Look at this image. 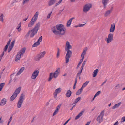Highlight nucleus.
I'll return each mask as SVG.
<instances>
[{"instance_id": "nucleus-1", "label": "nucleus", "mask_w": 125, "mask_h": 125, "mask_svg": "<svg viewBox=\"0 0 125 125\" xmlns=\"http://www.w3.org/2000/svg\"><path fill=\"white\" fill-rule=\"evenodd\" d=\"M55 34L63 35L65 34L66 29L62 24H58L56 26Z\"/></svg>"}, {"instance_id": "nucleus-2", "label": "nucleus", "mask_w": 125, "mask_h": 125, "mask_svg": "<svg viewBox=\"0 0 125 125\" xmlns=\"http://www.w3.org/2000/svg\"><path fill=\"white\" fill-rule=\"evenodd\" d=\"M72 47L70 44L69 42L67 41L66 42L65 50L67 51V52L65 56L66 63H67L69 62V58L71 57L72 52L69 50L71 49Z\"/></svg>"}, {"instance_id": "nucleus-3", "label": "nucleus", "mask_w": 125, "mask_h": 125, "mask_svg": "<svg viewBox=\"0 0 125 125\" xmlns=\"http://www.w3.org/2000/svg\"><path fill=\"white\" fill-rule=\"evenodd\" d=\"M38 13V11L36 13L28 24V26L29 27H31L34 25L37 19Z\"/></svg>"}, {"instance_id": "nucleus-4", "label": "nucleus", "mask_w": 125, "mask_h": 125, "mask_svg": "<svg viewBox=\"0 0 125 125\" xmlns=\"http://www.w3.org/2000/svg\"><path fill=\"white\" fill-rule=\"evenodd\" d=\"M40 26V22H38L37 23L34 27L32 30V32L30 35V37H33L34 35L36 34L38 30L39 29Z\"/></svg>"}, {"instance_id": "nucleus-5", "label": "nucleus", "mask_w": 125, "mask_h": 125, "mask_svg": "<svg viewBox=\"0 0 125 125\" xmlns=\"http://www.w3.org/2000/svg\"><path fill=\"white\" fill-rule=\"evenodd\" d=\"M26 50V48L25 47L22 48L20 51L17 54L15 58V61L17 62L18 60H19L21 56H23V54L25 52Z\"/></svg>"}, {"instance_id": "nucleus-6", "label": "nucleus", "mask_w": 125, "mask_h": 125, "mask_svg": "<svg viewBox=\"0 0 125 125\" xmlns=\"http://www.w3.org/2000/svg\"><path fill=\"white\" fill-rule=\"evenodd\" d=\"M24 99L25 95L22 94L20 95L17 102V107L18 108H20L21 107Z\"/></svg>"}, {"instance_id": "nucleus-7", "label": "nucleus", "mask_w": 125, "mask_h": 125, "mask_svg": "<svg viewBox=\"0 0 125 125\" xmlns=\"http://www.w3.org/2000/svg\"><path fill=\"white\" fill-rule=\"evenodd\" d=\"M21 89V87H20L15 90L12 95L10 98V100L11 101H13L16 97L17 95L19 93Z\"/></svg>"}, {"instance_id": "nucleus-8", "label": "nucleus", "mask_w": 125, "mask_h": 125, "mask_svg": "<svg viewBox=\"0 0 125 125\" xmlns=\"http://www.w3.org/2000/svg\"><path fill=\"white\" fill-rule=\"evenodd\" d=\"M92 7V5L91 3L86 4L83 7V11L85 13H87L90 10Z\"/></svg>"}, {"instance_id": "nucleus-9", "label": "nucleus", "mask_w": 125, "mask_h": 125, "mask_svg": "<svg viewBox=\"0 0 125 125\" xmlns=\"http://www.w3.org/2000/svg\"><path fill=\"white\" fill-rule=\"evenodd\" d=\"M104 111L103 110L101 112L99 115L96 118V120L100 123L102 122L103 120V117L104 115Z\"/></svg>"}, {"instance_id": "nucleus-10", "label": "nucleus", "mask_w": 125, "mask_h": 125, "mask_svg": "<svg viewBox=\"0 0 125 125\" xmlns=\"http://www.w3.org/2000/svg\"><path fill=\"white\" fill-rule=\"evenodd\" d=\"M46 53V52L45 51H44L40 53L39 54H38L35 57V60L36 61L39 60L41 58L44 56V55Z\"/></svg>"}, {"instance_id": "nucleus-11", "label": "nucleus", "mask_w": 125, "mask_h": 125, "mask_svg": "<svg viewBox=\"0 0 125 125\" xmlns=\"http://www.w3.org/2000/svg\"><path fill=\"white\" fill-rule=\"evenodd\" d=\"M113 39V35L112 33L109 34L108 36V37L106 38L105 40L107 44H108L111 42Z\"/></svg>"}, {"instance_id": "nucleus-12", "label": "nucleus", "mask_w": 125, "mask_h": 125, "mask_svg": "<svg viewBox=\"0 0 125 125\" xmlns=\"http://www.w3.org/2000/svg\"><path fill=\"white\" fill-rule=\"evenodd\" d=\"M39 71L38 70H35L33 73L31 77V78L33 79H35L38 75Z\"/></svg>"}, {"instance_id": "nucleus-13", "label": "nucleus", "mask_w": 125, "mask_h": 125, "mask_svg": "<svg viewBox=\"0 0 125 125\" xmlns=\"http://www.w3.org/2000/svg\"><path fill=\"white\" fill-rule=\"evenodd\" d=\"M115 29V25L114 23L112 24L110 26L109 31L111 33L114 32Z\"/></svg>"}, {"instance_id": "nucleus-14", "label": "nucleus", "mask_w": 125, "mask_h": 125, "mask_svg": "<svg viewBox=\"0 0 125 125\" xmlns=\"http://www.w3.org/2000/svg\"><path fill=\"white\" fill-rule=\"evenodd\" d=\"M109 1V0H102V2L104 8H106L107 5Z\"/></svg>"}, {"instance_id": "nucleus-15", "label": "nucleus", "mask_w": 125, "mask_h": 125, "mask_svg": "<svg viewBox=\"0 0 125 125\" xmlns=\"http://www.w3.org/2000/svg\"><path fill=\"white\" fill-rule=\"evenodd\" d=\"M87 50V47H86L83 49V52L81 54V56L82 58V59H84V55L86 54V52Z\"/></svg>"}, {"instance_id": "nucleus-16", "label": "nucleus", "mask_w": 125, "mask_h": 125, "mask_svg": "<svg viewBox=\"0 0 125 125\" xmlns=\"http://www.w3.org/2000/svg\"><path fill=\"white\" fill-rule=\"evenodd\" d=\"M7 102V100L5 98H4L1 100L0 102V106H4L6 103Z\"/></svg>"}, {"instance_id": "nucleus-17", "label": "nucleus", "mask_w": 125, "mask_h": 125, "mask_svg": "<svg viewBox=\"0 0 125 125\" xmlns=\"http://www.w3.org/2000/svg\"><path fill=\"white\" fill-rule=\"evenodd\" d=\"M74 19L75 18L74 17H73L67 21L66 24V26L67 27H70V26L72 20Z\"/></svg>"}, {"instance_id": "nucleus-18", "label": "nucleus", "mask_w": 125, "mask_h": 125, "mask_svg": "<svg viewBox=\"0 0 125 125\" xmlns=\"http://www.w3.org/2000/svg\"><path fill=\"white\" fill-rule=\"evenodd\" d=\"M60 73V69L58 68L55 71V78L57 77Z\"/></svg>"}, {"instance_id": "nucleus-19", "label": "nucleus", "mask_w": 125, "mask_h": 125, "mask_svg": "<svg viewBox=\"0 0 125 125\" xmlns=\"http://www.w3.org/2000/svg\"><path fill=\"white\" fill-rule=\"evenodd\" d=\"M99 72V70L98 69H96V70H94L92 74L93 77H95L97 75V74Z\"/></svg>"}, {"instance_id": "nucleus-20", "label": "nucleus", "mask_w": 125, "mask_h": 125, "mask_svg": "<svg viewBox=\"0 0 125 125\" xmlns=\"http://www.w3.org/2000/svg\"><path fill=\"white\" fill-rule=\"evenodd\" d=\"M53 77L55 78V72L53 73H50L49 77L48 80V81H50Z\"/></svg>"}, {"instance_id": "nucleus-21", "label": "nucleus", "mask_w": 125, "mask_h": 125, "mask_svg": "<svg viewBox=\"0 0 125 125\" xmlns=\"http://www.w3.org/2000/svg\"><path fill=\"white\" fill-rule=\"evenodd\" d=\"M25 68L24 67L21 68L18 72L16 74V76H18L24 70Z\"/></svg>"}, {"instance_id": "nucleus-22", "label": "nucleus", "mask_w": 125, "mask_h": 125, "mask_svg": "<svg viewBox=\"0 0 125 125\" xmlns=\"http://www.w3.org/2000/svg\"><path fill=\"white\" fill-rule=\"evenodd\" d=\"M84 111H81L80 113L78 114L77 116H76L75 118V120H77L81 116L83 113H84Z\"/></svg>"}, {"instance_id": "nucleus-23", "label": "nucleus", "mask_w": 125, "mask_h": 125, "mask_svg": "<svg viewBox=\"0 0 125 125\" xmlns=\"http://www.w3.org/2000/svg\"><path fill=\"white\" fill-rule=\"evenodd\" d=\"M71 93L72 92L70 90H68L66 94V97L68 98L69 97L71 96Z\"/></svg>"}, {"instance_id": "nucleus-24", "label": "nucleus", "mask_w": 125, "mask_h": 125, "mask_svg": "<svg viewBox=\"0 0 125 125\" xmlns=\"http://www.w3.org/2000/svg\"><path fill=\"white\" fill-rule=\"evenodd\" d=\"M62 89L61 88H59L57 89L56 90L55 93V96H56L61 91Z\"/></svg>"}, {"instance_id": "nucleus-25", "label": "nucleus", "mask_w": 125, "mask_h": 125, "mask_svg": "<svg viewBox=\"0 0 125 125\" xmlns=\"http://www.w3.org/2000/svg\"><path fill=\"white\" fill-rule=\"evenodd\" d=\"M111 13V11H110L109 10H107L105 12L104 15L106 17H107Z\"/></svg>"}, {"instance_id": "nucleus-26", "label": "nucleus", "mask_w": 125, "mask_h": 125, "mask_svg": "<svg viewBox=\"0 0 125 125\" xmlns=\"http://www.w3.org/2000/svg\"><path fill=\"white\" fill-rule=\"evenodd\" d=\"M121 104V102H120L118 103L112 107L113 109H115L118 107Z\"/></svg>"}, {"instance_id": "nucleus-27", "label": "nucleus", "mask_w": 125, "mask_h": 125, "mask_svg": "<svg viewBox=\"0 0 125 125\" xmlns=\"http://www.w3.org/2000/svg\"><path fill=\"white\" fill-rule=\"evenodd\" d=\"M83 89L81 88L78 90L76 93L77 95H79L82 92Z\"/></svg>"}, {"instance_id": "nucleus-28", "label": "nucleus", "mask_w": 125, "mask_h": 125, "mask_svg": "<svg viewBox=\"0 0 125 125\" xmlns=\"http://www.w3.org/2000/svg\"><path fill=\"white\" fill-rule=\"evenodd\" d=\"M89 83V81H86L82 85V86L81 87L83 89V88L88 85Z\"/></svg>"}, {"instance_id": "nucleus-29", "label": "nucleus", "mask_w": 125, "mask_h": 125, "mask_svg": "<svg viewBox=\"0 0 125 125\" xmlns=\"http://www.w3.org/2000/svg\"><path fill=\"white\" fill-rule=\"evenodd\" d=\"M83 69H82L81 68L80 70L79 71V72L77 73V75L76 77H79V79H80V76L81 75V74L82 72V70Z\"/></svg>"}, {"instance_id": "nucleus-30", "label": "nucleus", "mask_w": 125, "mask_h": 125, "mask_svg": "<svg viewBox=\"0 0 125 125\" xmlns=\"http://www.w3.org/2000/svg\"><path fill=\"white\" fill-rule=\"evenodd\" d=\"M61 106V104H59L56 107V109L55 110V114L58 112Z\"/></svg>"}, {"instance_id": "nucleus-31", "label": "nucleus", "mask_w": 125, "mask_h": 125, "mask_svg": "<svg viewBox=\"0 0 125 125\" xmlns=\"http://www.w3.org/2000/svg\"><path fill=\"white\" fill-rule=\"evenodd\" d=\"M54 3L55 0H51L48 3L49 5L50 6H51L54 4Z\"/></svg>"}, {"instance_id": "nucleus-32", "label": "nucleus", "mask_w": 125, "mask_h": 125, "mask_svg": "<svg viewBox=\"0 0 125 125\" xmlns=\"http://www.w3.org/2000/svg\"><path fill=\"white\" fill-rule=\"evenodd\" d=\"M40 44V43L39 42H38L37 41L36 42L33 44L32 45V47H37V46L39 45Z\"/></svg>"}, {"instance_id": "nucleus-33", "label": "nucleus", "mask_w": 125, "mask_h": 125, "mask_svg": "<svg viewBox=\"0 0 125 125\" xmlns=\"http://www.w3.org/2000/svg\"><path fill=\"white\" fill-rule=\"evenodd\" d=\"M5 85L4 83H1L0 84V92L1 91Z\"/></svg>"}, {"instance_id": "nucleus-34", "label": "nucleus", "mask_w": 125, "mask_h": 125, "mask_svg": "<svg viewBox=\"0 0 125 125\" xmlns=\"http://www.w3.org/2000/svg\"><path fill=\"white\" fill-rule=\"evenodd\" d=\"M83 60V59H82L80 60L79 62L77 67V68H78L79 67L80 65V64H81V63H82V62Z\"/></svg>"}, {"instance_id": "nucleus-35", "label": "nucleus", "mask_w": 125, "mask_h": 125, "mask_svg": "<svg viewBox=\"0 0 125 125\" xmlns=\"http://www.w3.org/2000/svg\"><path fill=\"white\" fill-rule=\"evenodd\" d=\"M81 99V98L80 97H78L77 98H76L74 102V103H76L77 102L79 101Z\"/></svg>"}, {"instance_id": "nucleus-36", "label": "nucleus", "mask_w": 125, "mask_h": 125, "mask_svg": "<svg viewBox=\"0 0 125 125\" xmlns=\"http://www.w3.org/2000/svg\"><path fill=\"white\" fill-rule=\"evenodd\" d=\"M51 31L55 34V26H52L51 27Z\"/></svg>"}, {"instance_id": "nucleus-37", "label": "nucleus", "mask_w": 125, "mask_h": 125, "mask_svg": "<svg viewBox=\"0 0 125 125\" xmlns=\"http://www.w3.org/2000/svg\"><path fill=\"white\" fill-rule=\"evenodd\" d=\"M13 48V47L11 46H10L8 48V52L9 53L10 52V51L11 50H12V48Z\"/></svg>"}, {"instance_id": "nucleus-38", "label": "nucleus", "mask_w": 125, "mask_h": 125, "mask_svg": "<svg viewBox=\"0 0 125 125\" xmlns=\"http://www.w3.org/2000/svg\"><path fill=\"white\" fill-rule=\"evenodd\" d=\"M62 0H59V1L57 2L55 4V6H57L60 4L62 2Z\"/></svg>"}, {"instance_id": "nucleus-39", "label": "nucleus", "mask_w": 125, "mask_h": 125, "mask_svg": "<svg viewBox=\"0 0 125 125\" xmlns=\"http://www.w3.org/2000/svg\"><path fill=\"white\" fill-rule=\"evenodd\" d=\"M60 51L59 48L58 49V52L57 54L56 57L58 58L59 56Z\"/></svg>"}, {"instance_id": "nucleus-40", "label": "nucleus", "mask_w": 125, "mask_h": 125, "mask_svg": "<svg viewBox=\"0 0 125 125\" xmlns=\"http://www.w3.org/2000/svg\"><path fill=\"white\" fill-rule=\"evenodd\" d=\"M8 46V45L7 44L6 45L3 49V52H6L7 51Z\"/></svg>"}, {"instance_id": "nucleus-41", "label": "nucleus", "mask_w": 125, "mask_h": 125, "mask_svg": "<svg viewBox=\"0 0 125 125\" xmlns=\"http://www.w3.org/2000/svg\"><path fill=\"white\" fill-rule=\"evenodd\" d=\"M15 40H13L12 42L11 43V45H10V46L13 47L14 45V44L15 43Z\"/></svg>"}, {"instance_id": "nucleus-42", "label": "nucleus", "mask_w": 125, "mask_h": 125, "mask_svg": "<svg viewBox=\"0 0 125 125\" xmlns=\"http://www.w3.org/2000/svg\"><path fill=\"white\" fill-rule=\"evenodd\" d=\"M42 36H40L39 38L38 39V40L37 41L38 42H39V43H40V42H41L42 41Z\"/></svg>"}, {"instance_id": "nucleus-43", "label": "nucleus", "mask_w": 125, "mask_h": 125, "mask_svg": "<svg viewBox=\"0 0 125 125\" xmlns=\"http://www.w3.org/2000/svg\"><path fill=\"white\" fill-rule=\"evenodd\" d=\"M29 1V0H23L22 2L23 5H24L25 3H27Z\"/></svg>"}, {"instance_id": "nucleus-44", "label": "nucleus", "mask_w": 125, "mask_h": 125, "mask_svg": "<svg viewBox=\"0 0 125 125\" xmlns=\"http://www.w3.org/2000/svg\"><path fill=\"white\" fill-rule=\"evenodd\" d=\"M86 63V61H84L83 62L82 66L81 67V68L82 69H83V67L85 65V64Z\"/></svg>"}, {"instance_id": "nucleus-45", "label": "nucleus", "mask_w": 125, "mask_h": 125, "mask_svg": "<svg viewBox=\"0 0 125 125\" xmlns=\"http://www.w3.org/2000/svg\"><path fill=\"white\" fill-rule=\"evenodd\" d=\"M52 12V11H51L50 12V13L48 14L47 16V18L49 19L50 18V17L51 15V14Z\"/></svg>"}, {"instance_id": "nucleus-46", "label": "nucleus", "mask_w": 125, "mask_h": 125, "mask_svg": "<svg viewBox=\"0 0 125 125\" xmlns=\"http://www.w3.org/2000/svg\"><path fill=\"white\" fill-rule=\"evenodd\" d=\"M125 121V116L124 117H123L121 119V122H124Z\"/></svg>"}, {"instance_id": "nucleus-47", "label": "nucleus", "mask_w": 125, "mask_h": 125, "mask_svg": "<svg viewBox=\"0 0 125 125\" xmlns=\"http://www.w3.org/2000/svg\"><path fill=\"white\" fill-rule=\"evenodd\" d=\"M3 14H2L0 16V17L1 18V21L2 22H3Z\"/></svg>"}, {"instance_id": "nucleus-48", "label": "nucleus", "mask_w": 125, "mask_h": 125, "mask_svg": "<svg viewBox=\"0 0 125 125\" xmlns=\"http://www.w3.org/2000/svg\"><path fill=\"white\" fill-rule=\"evenodd\" d=\"M32 31V30H30L27 33V36H29V35L30 33Z\"/></svg>"}, {"instance_id": "nucleus-49", "label": "nucleus", "mask_w": 125, "mask_h": 125, "mask_svg": "<svg viewBox=\"0 0 125 125\" xmlns=\"http://www.w3.org/2000/svg\"><path fill=\"white\" fill-rule=\"evenodd\" d=\"M11 40L10 39L9 40V41H8V42H7V45H9V44H10V42L11 41Z\"/></svg>"}, {"instance_id": "nucleus-50", "label": "nucleus", "mask_w": 125, "mask_h": 125, "mask_svg": "<svg viewBox=\"0 0 125 125\" xmlns=\"http://www.w3.org/2000/svg\"><path fill=\"white\" fill-rule=\"evenodd\" d=\"M85 24H79V25L78 26L79 27H81L85 25Z\"/></svg>"}, {"instance_id": "nucleus-51", "label": "nucleus", "mask_w": 125, "mask_h": 125, "mask_svg": "<svg viewBox=\"0 0 125 125\" xmlns=\"http://www.w3.org/2000/svg\"><path fill=\"white\" fill-rule=\"evenodd\" d=\"M101 92L100 91H98V92L95 94L97 96H98L100 94Z\"/></svg>"}, {"instance_id": "nucleus-52", "label": "nucleus", "mask_w": 125, "mask_h": 125, "mask_svg": "<svg viewBox=\"0 0 125 125\" xmlns=\"http://www.w3.org/2000/svg\"><path fill=\"white\" fill-rule=\"evenodd\" d=\"M17 29L18 30V31L19 32L21 30V28H20V27H18L17 28Z\"/></svg>"}, {"instance_id": "nucleus-53", "label": "nucleus", "mask_w": 125, "mask_h": 125, "mask_svg": "<svg viewBox=\"0 0 125 125\" xmlns=\"http://www.w3.org/2000/svg\"><path fill=\"white\" fill-rule=\"evenodd\" d=\"M77 77H76V78L75 79V83H74V85H76V83H77Z\"/></svg>"}, {"instance_id": "nucleus-54", "label": "nucleus", "mask_w": 125, "mask_h": 125, "mask_svg": "<svg viewBox=\"0 0 125 125\" xmlns=\"http://www.w3.org/2000/svg\"><path fill=\"white\" fill-rule=\"evenodd\" d=\"M12 116H11L10 117V119L9 120V122H10L11 121L12 119Z\"/></svg>"}, {"instance_id": "nucleus-55", "label": "nucleus", "mask_w": 125, "mask_h": 125, "mask_svg": "<svg viewBox=\"0 0 125 125\" xmlns=\"http://www.w3.org/2000/svg\"><path fill=\"white\" fill-rule=\"evenodd\" d=\"M29 17V16H28L27 18H26L23 19V21H26L27 19Z\"/></svg>"}, {"instance_id": "nucleus-56", "label": "nucleus", "mask_w": 125, "mask_h": 125, "mask_svg": "<svg viewBox=\"0 0 125 125\" xmlns=\"http://www.w3.org/2000/svg\"><path fill=\"white\" fill-rule=\"evenodd\" d=\"M113 7H111L110 8V10H109L110 11H111V12H112V11H113Z\"/></svg>"}, {"instance_id": "nucleus-57", "label": "nucleus", "mask_w": 125, "mask_h": 125, "mask_svg": "<svg viewBox=\"0 0 125 125\" xmlns=\"http://www.w3.org/2000/svg\"><path fill=\"white\" fill-rule=\"evenodd\" d=\"M106 81H107V80H105V81H104V82H103V83H102V84L101 85H102H102H103L104 84H105V83L106 82Z\"/></svg>"}, {"instance_id": "nucleus-58", "label": "nucleus", "mask_w": 125, "mask_h": 125, "mask_svg": "<svg viewBox=\"0 0 125 125\" xmlns=\"http://www.w3.org/2000/svg\"><path fill=\"white\" fill-rule=\"evenodd\" d=\"M118 124V121L116 122L114 125H117Z\"/></svg>"}, {"instance_id": "nucleus-59", "label": "nucleus", "mask_w": 125, "mask_h": 125, "mask_svg": "<svg viewBox=\"0 0 125 125\" xmlns=\"http://www.w3.org/2000/svg\"><path fill=\"white\" fill-rule=\"evenodd\" d=\"M4 53H5L4 52H2L1 56L3 57V55H4Z\"/></svg>"}, {"instance_id": "nucleus-60", "label": "nucleus", "mask_w": 125, "mask_h": 125, "mask_svg": "<svg viewBox=\"0 0 125 125\" xmlns=\"http://www.w3.org/2000/svg\"><path fill=\"white\" fill-rule=\"evenodd\" d=\"M21 0H15V2H20Z\"/></svg>"}, {"instance_id": "nucleus-61", "label": "nucleus", "mask_w": 125, "mask_h": 125, "mask_svg": "<svg viewBox=\"0 0 125 125\" xmlns=\"http://www.w3.org/2000/svg\"><path fill=\"white\" fill-rule=\"evenodd\" d=\"M21 23L20 22L18 24V27H21Z\"/></svg>"}, {"instance_id": "nucleus-62", "label": "nucleus", "mask_w": 125, "mask_h": 125, "mask_svg": "<svg viewBox=\"0 0 125 125\" xmlns=\"http://www.w3.org/2000/svg\"><path fill=\"white\" fill-rule=\"evenodd\" d=\"M90 123V122H87L86 124L85 125H89Z\"/></svg>"}, {"instance_id": "nucleus-63", "label": "nucleus", "mask_w": 125, "mask_h": 125, "mask_svg": "<svg viewBox=\"0 0 125 125\" xmlns=\"http://www.w3.org/2000/svg\"><path fill=\"white\" fill-rule=\"evenodd\" d=\"M75 0H70V1L71 2H73L75 1Z\"/></svg>"}, {"instance_id": "nucleus-64", "label": "nucleus", "mask_w": 125, "mask_h": 125, "mask_svg": "<svg viewBox=\"0 0 125 125\" xmlns=\"http://www.w3.org/2000/svg\"><path fill=\"white\" fill-rule=\"evenodd\" d=\"M70 120V119H69L68 120L65 122V123L66 124H67L68 122H69V120Z\"/></svg>"}]
</instances>
